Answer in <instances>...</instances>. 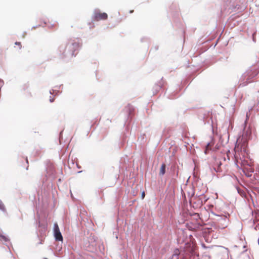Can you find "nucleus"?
<instances>
[{"label":"nucleus","mask_w":259,"mask_h":259,"mask_svg":"<svg viewBox=\"0 0 259 259\" xmlns=\"http://www.w3.org/2000/svg\"><path fill=\"white\" fill-rule=\"evenodd\" d=\"M165 164L163 163L160 168L159 175L163 176L165 172Z\"/></svg>","instance_id":"0eeeda50"},{"label":"nucleus","mask_w":259,"mask_h":259,"mask_svg":"<svg viewBox=\"0 0 259 259\" xmlns=\"http://www.w3.org/2000/svg\"><path fill=\"white\" fill-rule=\"evenodd\" d=\"M54 235L56 240L61 241H63V237L60 231L59 227L57 224H55Z\"/></svg>","instance_id":"39448f33"},{"label":"nucleus","mask_w":259,"mask_h":259,"mask_svg":"<svg viewBox=\"0 0 259 259\" xmlns=\"http://www.w3.org/2000/svg\"><path fill=\"white\" fill-rule=\"evenodd\" d=\"M56 25H57V24H56V23H54V24H53V26H54V27H56Z\"/></svg>","instance_id":"ddd939ff"},{"label":"nucleus","mask_w":259,"mask_h":259,"mask_svg":"<svg viewBox=\"0 0 259 259\" xmlns=\"http://www.w3.org/2000/svg\"><path fill=\"white\" fill-rule=\"evenodd\" d=\"M107 18L108 15L106 13L96 12L94 13L93 19L95 21H100L106 20Z\"/></svg>","instance_id":"20e7f679"},{"label":"nucleus","mask_w":259,"mask_h":259,"mask_svg":"<svg viewBox=\"0 0 259 259\" xmlns=\"http://www.w3.org/2000/svg\"><path fill=\"white\" fill-rule=\"evenodd\" d=\"M248 153L247 152V155L243 157V155H241V158L237 159L235 158L236 162L237 164H240L242 166V169L244 174L248 177H250L252 176V172L254 171V168L252 166L248 163V161L246 158H248Z\"/></svg>","instance_id":"f03ea898"},{"label":"nucleus","mask_w":259,"mask_h":259,"mask_svg":"<svg viewBox=\"0 0 259 259\" xmlns=\"http://www.w3.org/2000/svg\"><path fill=\"white\" fill-rule=\"evenodd\" d=\"M217 164H218V167L217 168H215L214 167V170L217 171V172H220V171H222V169H221V162H217Z\"/></svg>","instance_id":"6e6552de"},{"label":"nucleus","mask_w":259,"mask_h":259,"mask_svg":"<svg viewBox=\"0 0 259 259\" xmlns=\"http://www.w3.org/2000/svg\"><path fill=\"white\" fill-rule=\"evenodd\" d=\"M54 101V99H50V102H53Z\"/></svg>","instance_id":"f8f14e48"},{"label":"nucleus","mask_w":259,"mask_h":259,"mask_svg":"<svg viewBox=\"0 0 259 259\" xmlns=\"http://www.w3.org/2000/svg\"><path fill=\"white\" fill-rule=\"evenodd\" d=\"M251 134V131L249 127L244 128L242 136L239 137L236 141L234 148V157L237 159L241 158V155L243 157L247 155L248 152V141Z\"/></svg>","instance_id":"f257e3e1"},{"label":"nucleus","mask_w":259,"mask_h":259,"mask_svg":"<svg viewBox=\"0 0 259 259\" xmlns=\"http://www.w3.org/2000/svg\"><path fill=\"white\" fill-rule=\"evenodd\" d=\"M133 12H134V10H132V11H130V13H133Z\"/></svg>","instance_id":"2eb2a0df"},{"label":"nucleus","mask_w":259,"mask_h":259,"mask_svg":"<svg viewBox=\"0 0 259 259\" xmlns=\"http://www.w3.org/2000/svg\"><path fill=\"white\" fill-rule=\"evenodd\" d=\"M0 209H1L2 210H5V205L3 204V203L2 202H0Z\"/></svg>","instance_id":"1a4fd4ad"},{"label":"nucleus","mask_w":259,"mask_h":259,"mask_svg":"<svg viewBox=\"0 0 259 259\" xmlns=\"http://www.w3.org/2000/svg\"><path fill=\"white\" fill-rule=\"evenodd\" d=\"M15 45L18 46L19 49H20L21 48V47H22V45H21V44L20 42H15Z\"/></svg>","instance_id":"9d476101"},{"label":"nucleus","mask_w":259,"mask_h":259,"mask_svg":"<svg viewBox=\"0 0 259 259\" xmlns=\"http://www.w3.org/2000/svg\"><path fill=\"white\" fill-rule=\"evenodd\" d=\"M228 222L229 220L226 217H220L217 220V227L219 229H225L228 226Z\"/></svg>","instance_id":"7ed1b4c3"},{"label":"nucleus","mask_w":259,"mask_h":259,"mask_svg":"<svg viewBox=\"0 0 259 259\" xmlns=\"http://www.w3.org/2000/svg\"><path fill=\"white\" fill-rule=\"evenodd\" d=\"M144 197H145V193H144V192H143L142 194V199H143L144 198Z\"/></svg>","instance_id":"9b49d317"},{"label":"nucleus","mask_w":259,"mask_h":259,"mask_svg":"<svg viewBox=\"0 0 259 259\" xmlns=\"http://www.w3.org/2000/svg\"><path fill=\"white\" fill-rule=\"evenodd\" d=\"M26 162L28 163V159H27V158H26Z\"/></svg>","instance_id":"4468645a"},{"label":"nucleus","mask_w":259,"mask_h":259,"mask_svg":"<svg viewBox=\"0 0 259 259\" xmlns=\"http://www.w3.org/2000/svg\"><path fill=\"white\" fill-rule=\"evenodd\" d=\"M213 144L214 143L212 142H209L207 144L204 151V152L206 154H207L208 151L211 150V147L213 146Z\"/></svg>","instance_id":"423d86ee"},{"label":"nucleus","mask_w":259,"mask_h":259,"mask_svg":"<svg viewBox=\"0 0 259 259\" xmlns=\"http://www.w3.org/2000/svg\"><path fill=\"white\" fill-rule=\"evenodd\" d=\"M44 259H48V258H44Z\"/></svg>","instance_id":"dca6fc26"}]
</instances>
